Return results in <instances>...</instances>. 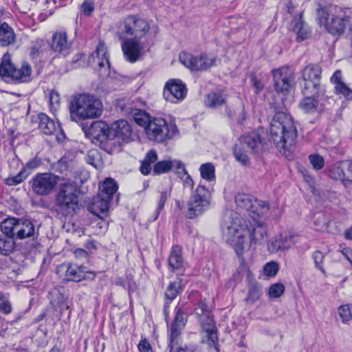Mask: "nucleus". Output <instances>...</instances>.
Returning a JSON list of instances; mask_svg holds the SVG:
<instances>
[{"label":"nucleus","instance_id":"f257e3e1","mask_svg":"<svg viewBox=\"0 0 352 352\" xmlns=\"http://www.w3.org/2000/svg\"><path fill=\"white\" fill-rule=\"evenodd\" d=\"M149 30L148 21L137 15H129L116 24L115 32L127 61L135 63L148 52L152 43L146 36Z\"/></svg>","mask_w":352,"mask_h":352},{"label":"nucleus","instance_id":"f03ea898","mask_svg":"<svg viewBox=\"0 0 352 352\" xmlns=\"http://www.w3.org/2000/svg\"><path fill=\"white\" fill-rule=\"evenodd\" d=\"M243 209L248 212L245 217V229L243 230V239L250 241V249L253 251L256 245L260 243L267 234V229L260 217L265 214L268 210V205L263 201L258 200L254 197L243 195Z\"/></svg>","mask_w":352,"mask_h":352},{"label":"nucleus","instance_id":"7ed1b4c3","mask_svg":"<svg viewBox=\"0 0 352 352\" xmlns=\"http://www.w3.org/2000/svg\"><path fill=\"white\" fill-rule=\"evenodd\" d=\"M270 133L276 148L287 157L297 139V129L292 117L285 112L276 113L270 122Z\"/></svg>","mask_w":352,"mask_h":352},{"label":"nucleus","instance_id":"20e7f679","mask_svg":"<svg viewBox=\"0 0 352 352\" xmlns=\"http://www.w3.org/2000/svg\"><path fill=\"white\" fill-rule=\"evenodd\" d=\"M234 203L238 211H229L226 214L221 225L222 237L232 247L239 257L242 255V218L240 214L242 204V194L237 193Z\"/></svg>","mask_w":352,"mask_h":352},{"label":"nucleus","instance_id":"39448f33","mask_svg":"<svg viewBox=\"0 0 352 352\" xmlns=\"http://www.w3.org/2000/svg\"><path fill=\"white\" fill-rule=\"evenodd\" d=\"M69 108L71 120L75 122L98 118L103 111L100 100L93 94L85 93L73 95Z\"/></svg>","mask_w":352,"mask_h":352},{"label":"nucleus","instance_id":"423d86ee","mask_svg":"<svg viewBox=\"0 0 352 352\" xmlns=\"http://www.w3.org/2000/svg\"><path fill=\"white\" fill-rule=\"evenodd\" d=\"M341 10L335 6H329L321 8L318 11V23L333 35L340 36L346 30L349 19L344 16H340Z\"/></svg>","mask_w":352,"mask_h":352},{"label":"nucleus","instance_id":"0eeeda50","mask_svg":"<svg viewBox=\"0 0 352 352\" xmlns=\"http://www.w3.org/2000/svg\"><path fill=\"white\" fill-rule=\"evenodd\" d=\"M78 185L70 180L60 185L56 203L59 212L64 216H72L78 208Z\"/></svg>","mask_w":352,"mask_h":352},{"label":"nucleus","instance_id":"6e6552de","mask_svg":"<svg viewBox=\"0 0 352 352\" xmlns=\"http://www.w3.org/2000/svg\"><path fill=\"white\" fill-rule=\"evenodd\" d=\"M194 307L193 313L201 326L203 331L206 333L208 345L217 349V328L210 309L202 299L195 303Z\"/></svg>","mask_w":352,"mask_h":352},{"label":"nucleus","instance_id":"1a4fd4ad","mask_svg":"<svg viewBox=\"0 0 352 352\" xmlns=\"http://www.w3.org/2000/svg\"><path fill=\"white\" fill-rule=\"evenodd\" d=\"M144 132L150 140L157 142L173 138L179 133L175 123H168L162 118H152Z\"/></svg>","mask_w":352,"mask_h":352},{"label":"nucleus","instance_id":"9d476101","mask_svg":"<svg viewBox=\"0 0 352 352\" xmlns=\"http://www.w3.org/2000/svg\"><path fill=\"white\" fill-rule=\"evenodd\" d=\"M211 194L204 186L199 184L192 192L187 204L186 215L189 219L201 215L210 208Z\"/></svg>","mask_w":352,"mask_h":352},{"label":"nucleus","instance_id":"9b49d317","mask_svg":"<svg viewBox=\"0 0 352 352\" xmlns=\"http://www.w3.org/2000/svg\"><path fill=\"white\" fill-rule=\"evenodd\" d=\"M321 69L317 65H308L301 72L303 81V94L319 96L324 91L320 85Z\"/></svg>","mask_w":352,"mask_h":352},{"label":"nucleus","instance_id":"f8f14e48","mask_svg":"<svg viewBox=\"0 0 352 352\" xmlns=\"http://www.w3.org/2000/svg\"><path fill=\"white\" fill-rule=\"evenodd\" d=\"M179 59L186 67L195 71L206 70L215 66L217 62L216 55L206 53L194 56L190 53L182 52L179 54Z\"/></svg>","mask_w":352,"mask_h":352},{"label":"nucleus","instance_id":"ddd939ff","mask_svg":"<svg viewBox=\"0 0 352 352\" xmlns=\"http://www.w3.org/2000/svg\"><path fill=\"white\" fill-rule=\"evenodd\" d=\"M59 177L50 173L36 174L30 181L33 192L40 196L51 194L59 182Z\"/></svg>","mask_w":352,"mask_h":352},{"label":"nucleus","instance_id":"4468645a","mask_svg":"<svg viewBox=\"0 0 352 352\" xmlns=\"http://www.w3.org/2000/svg\"><path fill=\"white\" fill-rule=\"evenodd\" d=\"M299 234L292 230L284 231L269 242L267 249L272 254L289 250L299 242Z\"/></svg>","mask_w":352,"mask_h":352},{"label":"nucleus","instance_id":"2eb2a0df","mask_svg":"<svg viewBox=\"0 0 352 352\" xmlns=\"http://www.w3.org/2000/svg\"><path fill=\"white\" fill-rule=\"evenodd\" d=\"M186 322V319L184 316L183 306L178 305L175 308V316L174 321L170 327V352H194L192 347L190 348L188 346L177 348L176 343H175L176 339L180 335L182 330L184 329Z\"/></svg>","mask_w":352,"mask_h":352},{"label":"nucleus","instance_id":"dca6fc26","mask_svg":"<svg viewBox=\"0 0 352 352\" xmlns=\"http://www.w3.org/2000/svg\"><path fill=\"white\" fill-rule=\"evenodd\" d=\"M188 89L185 83L179 79H170L164 85L163 97L166 101L177 104L186 97Z\"/></svg>","mask_w":352,"mask_h":352},{"label":"nucleus","instance_id":"f3484780","mask_svg":"<svg viewBox=\"0 0 352 352\" xmlns=\"http://www.w3.org/2000/svg\"><path fill=\"white\" fill-rule=\"evenodd\" d=\"M277 92H288L294 85L295 73L290 67H281L272 71Z\"/></svg>","mask_w":352,"mask_h":352},{"label":"nucleus","instance_id":"a211bd4d","mask_svg":"<svg viewBox=\"0 0 352 352\" xmlns=\"http://www.w3.org/2000/svg\"><path fill=\"white\" fill-rule=\"evenodd\" d=\"M88 63L99 72L101 76L109 74V61L107 57V50L104 43L100 42L96 50L89 58Z\"/></svg>","mask_w":352,"mask_h":352},{"label":"nucleus","instance_id":"6ab92c4d","mask_svg":"<svg viewBox=\"0 0 352 352\" xmlns=\"http://www.w3.org/2000/svg\"><path fill=\"white\" fill-rule=\"evenodd\" d=\"M328 175L332 179L341 182L346 187L352 185V162H341L332 166Z\"/></svg>","mask_w":352,"mask_h":352},{"label":"nucleus","instance_id":"aec40b11","mask_svg":"<svg viewBox=\"0 0 352 352\" xmlns=\"http://www.w3.org/2000/svg\"><path fill=\"white\" fill-rule=\"evenodd\" d=\"M39 120V129L42 133L45 135H55L56 140L58 142L65 139V133L58 122H55L45 114H41Z\"/></svg>","mask_w":352,"mask_h":352},{"label":"nucleus","instance_id":"412c9836","mask_svg":"<svg viewBox=\"0 0 352 352\" xmlns=\"http://www.w3.org/2000/svg\"><path fill=\"white\" fill-rule=\"evenodd\" d=\"M170 170H175L178 174L184 173L187 175V178L192 181L190 176L187 174L184 164L181 161L177 160H162L157 162L153 167V173L156 175L164 174Z\"/></svg>","mask_w":352,"mask_h":352},{"label":"nucleus","instance_id":"4be33fe9","mask_svg":"<svg viewBox=\"0 0 352 352\" xmlns=\"http://www.w3.org/2000/svg\"><path fill=\"white\" fill-rule=\"evenodd\" d=\"M109 138H118L122 141L128 140L131 135L132 129L126 120H120L113 122L110 126Z\"/></svg>","mask_w":352,"mask_h":352},{"label":"nucleus","instance_id":"5701e85b","mask_svg":"<svg viewBox=\"0 0 352 352\" xmlns=\"http://www.w3.org/2000/svg\"><path fill=\"white\" fill-rule=\"evenodd\" d=\"M65 270V277L67 280L80 281L88 277V274H92L85 270L83 266L64 263L58 268V272Z\"/></svg>","mask_w":352,"mask_h":352},{"label":"nucleus","instance_id":"b1692460","mask_svg":"<svg viewBox=\"0 0 352 352\" xmlns=\"http://www.w3.org/2000/svg\"><path fill=\"white\" fill-rule=\"evenodd\" d=\"M265 135L263 129H258L247 134L243 138V144H245L252 153H258L264 151L266 147L263 142L262 135Z\"/></svg>","mask_w":352,"mask_h":352},{"label":"nucleus","instance_id":"393cba45","mask_svg":"<svg viewBox=\"0 0 352 352\" xmlns=\"http://www.w3.org/2000/svg\"><path fill=\"white\" fill-rule=\"evenodd\" d=\"M111 199L98 195L89 206V210L101 219L107 217Z\"/></svg>","mask_w":352,"mask_h":352},{"label":"nucleus","instance_id":"a878e982","mask_svg":"<svg viewBox=\"0 0 352 352\" xmlns=\"http://www.w3.org/2000/svg\"><path fill=\"white\" fill-rule=\"evenodd\" d=\"M188 280L186 279L178 278L168 285L165 293L166 301L164 305V311L169 306L171 301L183 290Z\"/></svg>","mask_w":352,"mask_h":352},{"label":"nucleus","instance_id":"bb28decb","mask_svg":"<svg viewBox=\"0 0 352 352\" xmlns=\"http://www.w3.org/2000/svg\"><path fill=\"white\" fill-rule=\"evenodd\" d=\"M70 44L65 32L59 31L54 34L51 43V48L53 51L58 53H67Z\"/></svg>","mask_w":352,"mask_h":352},{"label":"nucleus","instance_id":"cd10ccee","mask_svg":"<svg viewBox=\"0 0 352 352\" xmlns=\"http://www.w3.org/2000/svg\"><path fill=\"white\" fill-rule=\"evenodd\" d=\"M331 82L334 85L336 92L342 95L346 99H352V89L343 81L340 70H336L331 78Z\"/></svg>","mask_w":352,"mask_h":352},{"label":"nucleus","instance_id":"c85d7f7f","mask_svg":"<svg viewBox=\"0 0 352 352\" xmlns=\"http://www.w3.org/2000/svg\"><path fill=\"white\" fill-rule=\"evenodd\" d=\"M110 126L104 122L99 120L93 122L89 129V134L97 140L102 141L109 138Z\"/></svg>","mask_w":352,"mask_h":352},{"label":"nucleus","instance_id":"c756f323","mask_svg":"<svg viewBox=\"0 0 352 352\" xmlns=\"http://www.w3.org/2000/svg\"><path fill=\"white\" fill-rule=\"evenodd\" d=\"M168 265L173 270H184L185 263L182 256V249L180 246H173L168 257Z\"/></svg>","mask_w":352,"mask_h":352},{"label":"nucleus","instance_id":"7c9ffc66","mask_svg":"<svg viewBox=\"0 0 352 352\" xmlns=\"http://www.w3.org/2000/svg\"><path fill=\"white\" fill-rule=\"evenodd\" d=\"M301 17V14H299L298 16L292 21L290 26L292 31L296 34L298 41L307 39L310 34L309 28L304 24Z\"/></svg>","mask_w":352,"mask_h":352},{"label":"nucleus","instance_id":"2f4dec72","mask_svg":"<svg viewBox=\"0 0 352 352\" xmlns=\"http://www.w3.org/2000/svg\"><path fill=\"white\" fill-rule=\"evenodd\" d=\"M32 67L27 62H23L21 68L15 67L14 74L12 75V82H26L31 80Z\"/></svg>","mask_w":352,"mask_h":352},{"label":"nucleus","instance_id":"473e14b6","mask_svg":"<svg viewBox=\"0 0 352 352\" xmlns=\"http://www.w3.org/2000/svg\"><path fill=\"white\" fill-rule=\"evenodd\" d=\"M15 34L13 29L6 22L0 24V46L6 47L14 43Z\"/></svg>","mask_w":352,"mask_h":352},{"label":"nucleus","instance_id":"72a5a7b5","mask_svg":"<svg viewBox=\"0 0 352 352\" xmlns=\"http://www.w3.org/2000/svg\"><path fill=\"white\" fill-rule=\"evenodd\" d=\"M15 67L11 63L9 55H4L0 64V76L6 81L12 82Z\"/></svg>","mask_w":352,"mask_h":352},{"label":"nucleus","instance_id":"f704fd0d","mask_svg":"<svg viewBox=\"0 0 352 352\" xmlns=\"http://www.w3.org/2000/svg\"><path fill=\"white\" fill-rule=\"evenodd\" d=\"M323 94H320L318 96L313 94L305 95L300 103V109L306 113H312L318 110V102L315 98H319Z\"/></svg>","mask_w":352,"mask_h":352},{"label":"nucleus","instance_id":"c9c22d12","mask_svg":"<svg viewBox=\"0 0 352 352\" xmlns=\"http://www.w3.org/2000/svg\"><path fill=\"white\" fill-rule=\"evenodd\" d=\"M99 189L98 195L111 200L113 195L118 190V185L113 179L107 178L100 184Z\"/></svg>","mask_w":352,"mask_h":352},{"label":"nucleus","instance_id":"e433bc0d","mask_svg":"<svg viewBox=\"0 0 352 352\" xmlns=\"http://www.w3.org/2000/svg\"><path fill=\"white\" fill-rule=\"evenodd\" d=\"M226 98L223 91H212L207 94L205 104L207 107L217 108L225 103Z\"/></svg>","mask_w":352,"mask_h":352},{"label":"nucleus","instance_id":"4c0bfd02","mask_svg":"<svg viewBox=\"0 0 352 352\" xmlns=\"http://www.w3.org/2000/svg\"><path fill=\"white\" fill-rule=\"evenodd\" d=\"M157 160V155L155 151H150L141 162L140 172L144 175H148L151 171V164Z\"/></svg>","mask_w":352,"mask_h":352},{"label":"nucleus","instance_id":"58836bf2","mask_svg":"<svg viewBox=\"0 0 352 352\" xmlns=\"http://www.w3.org/2000/svg\"><path fill=\"white\" fill-rule=\"evenodd\" d=\"M16 223V218L8 217L1 223V230L3 233L9 237L14 236V226Z\"/></svg>","mask_w":352,"mask_h":352},{"label":"nucleus","instance_id":"ea45409f","mask_svg":"<svg viewBox=\"0 0 352 352\" xmlns=\"http://www.w3.org/2000/svg\"><path fill=\"white\" fill-rule=\"evenodd\" d=\"M133 119L137 124L143 127L145 131L152 118L145 111L138 110L133 113Z\"/></svg>","mask_w":352,"mask_h":352},{"label":"nucleus","instance_id":"a19ab883","mask_svg":"<svg viewBox=\"0 0 352 352\" xmlns=\"http://www.w3.org/2000/svg\"><path fill=\"white\" fill-rule=\"evenodd\" d=\"M201 176L207 181H212L215 177V168L211 163L202 164L199 168Z\"/></svg>","mask_w":352,"mask_h":352},{"label":"nucleus","instance_id":"79ce46f5","mask_svg":"<svg viewBox=\"0 0 352 352\" xmlns=\"http://www.w3.org/2000/svg\"><path fill=\"white\" fill-rule=\"evenodd\" d=\"M280 269V265L277 261H272L265 263L263 267V275L267 278L276 276Z\"/></svg>","mask_w":352,"mask_h":352},{"label":"nucleus","instance_id":"37998d69","mask_svg":"<svg viewBox=\"0 0 352 352\" xmlns=\"http://www.w3.org/2000/svg\"><path fill=\"white\" fill-rule=\"evenodd\" d=\"M338 314L343 323H348L352 320V305H342L338 308Z\"/></svg>","mask_w":352,"mask_h":352},{"label":"nucleus","instance_id":"c03bdc74","mask_svg":"<svg viewBox=\"0 0 352 352\" xmlns=\"http://www.w3.org/2000/svg\"><path fill=\"white\" fill-rule=\"evenodd\" d=\"M261 294V286L258 283H252L248 285V292L247 295V301L254 302L260 298Z\"/></svg>","mask_w":352,"mask_h":352},{"label":"nucleus","instance_id":"a18cd8bd","mask_svg":"<svg viewBox=\"0 0 352 352\" xmlns=\"http://www.w3.org/2000/svg\"><path fill=\"white\" fill-rule=\"evenodd\" d=\"M45 45L43 38H37L31 41L30 47V55L32 58H37Z\"/></svg>","mask_w":352,"mask_h":352},{"label":"nucleus","instance_id":"49530a36","mask_svg":"<svg viewBox=\"0 0 352 352\" xmlns=\"http://www.w3.org/2000/svg\"><path fill=\"white\" fill-rule=\"evenodd\" d=\"M285 286L280 283L272 284L268 289L267 296L269 298H278L285 292Z\"/></svg>","mask_w":352,"mask_h":352},{"label":"nucleus","instance_id":"de8ad7c7","mask_svg":"<svg viewBox=\"0 0 352 352\" xmlns=\"http://www.w3.org/2000/svg\"><path fill=\"white\" fill-rule=\"evenodd\" d=\"M14 248V242L10 238L0 236V254L3 255L9 254Z\"/></svg>","mask_w":352,"mask_h":352},{"label":"nucleus","instance_id":"09e8293b","mask_svg":"<svg viewBox=\"0 0 352 352\" xmlns=\"http://www.w3.org/2000/svg\"><path fill=\"white\" fill-rule=\"evenodd\" d=\"M34 233V226L32 222L30 220H24L23 226L21 230H19V239H23L27 237L33 236Z\"/></svg>","mask_w":352,"mask_h":352},{"label":"nucleus","instance_id":"8fccbe9b","mask_svg":"<svg viewBox=\"0 0 352 352\" xmlns=\"http://www.w3.org/2000/svg\"><path fill=\"white\" fill-rule=\"evenodd\" d=\"M28 176V173H25V170L22 168L17 175L8 177L6 179V184L9 186L17 185L23 182Z\"/></svg>","mask_w":352,"mask_h":352},{"label":"nucleus","instance_id":"3c124183","mask_svg":"<svg viewBox=\"0 0 352 352\" xmlns=\"http://www.w3.org/2000/svg\"><path fill=\"white\" fill-rule=\"evenodd\" d=\"M309 160L315 170H320L323 168L324 160L321 155L318 154H311L309 156Z\"/></svg>","mask_w":352,"mask_h":352},{"label":"nucleus","instance_id":"603ef678","mask_svg":"<svg viewBox=\"0 0 352 352\" xmlns=\"http://www.w3.org/2000/svg\"><path fill=\"white\" fill-rule=\"evenodd\" d=\"M41 164V160L38 157H34L30 160L23 168L25 173H28V175Z\"/></svg>","mask_w":352,"mask_h":352},{"label":"nucleus","instance_id":"864d4df0","mask_svg":"<svg viewBox=\"0 0 352 352\" xmlns=\"http://www.w3.org/2000/svg\"><path fill=\"white\" fill-rule=\"evenodd\" d=\"M0 311L5 314H9L12 311V306L8 298L1 293H0Z\"/></svg>","mask_w":352,"mask_h":352},{"label":"nucleus","instance_id":"5fc2aeb1","mask_svg":"<svg viewBox=\"0 0 352 352\" xmlns=\"http://www.w3.org/2000/svg\"><path fill=\"white\" fill-rule=\"evenodd\" d=\"M312 258L314 261L316 267L320 270L322 272H324V270L322 266L324 258L323 253L320 251H315L312 254Z\"/></svg>","mask_w":352,"mask_h":352},{"label":"nucleus","instance_id":"6e6d98bb","mask_svg":"<svg viewBox=\"0 0 352 352\" xmlns=\"http://www.w3.org/2000/svg\"><path fill=\"white\" fill-rule=\"evenodd\" d=\"M94 3L92 1H85L81 5V12L85 15H90L94 10Z\"/></svg>","mask_w":352,"mask_h":352},{"label":"nucleus","instance_id":"4d7b16f0","mask_svg":"<svg viewBox=\"0 0 352 352\" xmlns=\"http://www.w3.org/2000/svg\"><path fill=\"white\" fill-rule=\"evenodd\" d=\"M140 352H152V349L149 342L146 340H141L138 344Z\"/></svg>","mask_w":352,"mask_h":352},{"label":"nucleus","instance_id":"13d9d810","mask_svg":"<svg viewBox=\"0 0 352 352\" xmlns=\"http://www.w3.org/2000/svg\"><path fill=\"white\" fill-rule=\"evenodd\" d=\"M322 225L318 226L317 229L321 232H333V231L330 229V226L333 224V222L331 221H326L323 218H322Z\"/></svg>","mask_w":352,"mask_h":352},{"label":"nucleus","instance_id":"bf43d9fd","mask_svg":"<svg viewBox=\"0 0 352 352\" xmlns=\"http://www.w3.org/2000/svg\"><path fill=\"white\" fill-rule=\"evenodd\" d=\"M169 195L170 192L168 190H165L161 192L160 198L158 203L159 210H162L164 208V204L166 203Z\"/></svg>","mask_w":352,"mask_h":352},{"label":"nucleus","instance_id":"052dcab7","mask_svg":"<svg viewBox=\"0 0 352 352\" xmlns=\"http://www.w3.org/2000/svg\"><path fill=\"white\" fill-rule=\"evenodd\" d=\"M233 154L238 162H242V147L241 143L236 144L233 148Z\"/></svg>","mask_w":352,"mask_h":352},{"label":"nucleus","instance_id":"680f3d73","mask_svg":"<svg viewBox=\"0 0 352 352\" xmlns=\"http://www.w3.org/2000/svg\"><path fill=\"white\" fill-rule=\"evenodd\" d=\"M49 100L52 105L58 104L60 102V96L56 91H52L49 96Z\"/></svg>","mask_w":352,"mask_h":352},{"label":"nucleus","instance_id":"e2e57ef3","mask_svg":"<svg viewBox=\"0 0 352 352\" xmlns=\"http://www.w3.org/2000/svg\"><path fill=\"white\" fill-rule=\"evenodd\" d=\"M340 252L352 265V249L350 248H343Z\"/></svg>","mask_w":352,"mask_h":352},{"label":"nucleus","instance_id":"0e129e2a","mask_svg":"<svg viewBox=\"0 0 352 352\" xmlns=\"http://www.w3.org/2000/svg\"><path fill=\"white\" fill-rule=\"evenodd\" d=\"M304 179L305 181L309 184V187L311 189V192L315 194V188H314V184H315V182H314V179L313 177H311V175H308V174H305L304 175Z\"/></svg>","mask_w":352,"mask_h":352},{"label":"nucleus","instance_id":"69168bd1","mask_svg":"<svg viewBox=\"0 0 352 352\" xmlns=\"http://www.w3.org/2000/svg\"><path fill=\"white\" fill-rule=\"evenodd\" d=\"M24 220L16 219V223L14 226V236H16L18 239H19V230H21V227L23 226Z\"/></svg>","mask_w":352,"mask_h":352},{"label":"nucleus","instance_id":"338daca9","mask_svg":"<svg viewBox=\"0 0 352 352\" xmlns=\"http://www.w3.org/2000/svg\"><path fill=\"white\" fill-rule=\"evenodd\" d=\"M247 280L248 282V285H251L252 283H258L255 280L254 276L252 274V271L248 268L245 271Z\"/></svg>","mask_w":352,"mask_h":352},{"label":"nucleus","instance_id":"774afa93","mask_svg":"<svg viewBox=\"0 0 352 352\" xmlns=\"http://www.w3.org/2000/svg\"><path fill=\"white\" fill-rule=\"evenodd\" d=\"M251 81L252 82V84L254 85L255 89L257 90V91H259L261 89H262L263 88V85L262 83H261V82H259L256 78L255 77V76L254 75H252L251 77Z\"/></svg>","mask_w":352,"mask_h":352}]
</instances>
